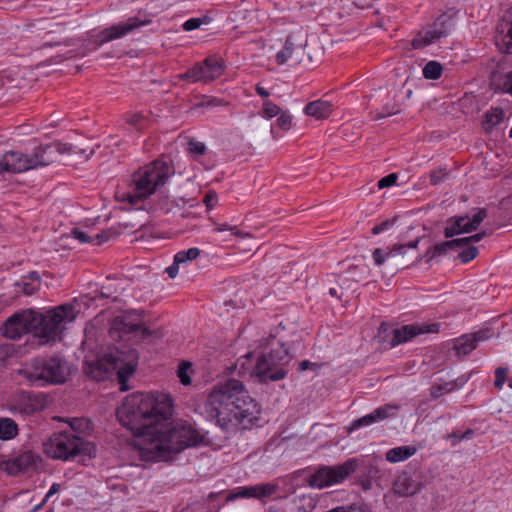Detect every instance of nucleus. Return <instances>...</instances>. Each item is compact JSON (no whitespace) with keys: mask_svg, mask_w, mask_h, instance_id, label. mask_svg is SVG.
Returning a JSON list of instances; mask_svg holds the SVG:
<instances>
[{"mask_svg":"<svg viewBox=\"0 0 512 512\" xmlns=\"http://www.w3.org/2000/svg\"><path fill=\"white\" fill-rule=\"evenodd\" d=\"M454 27V21L451 16L442 14L430 26L424 35L419 33L417 37L412 40L414 49H420L427 45L433 44L441 38H446L450 35Z\"/></svg>","mask_w":512,"mask_h":512,"instance_id":"11","label":"nucleus"},{"mask_svg":"<svg viewBox=\"0 0 512 512\" xmlns=\"http://www.w3.org/2000/svg\"><path fill=\"white\" fill-rule=\"evenodd\" d=\"M69 425L72 429L70 432L80 436L90 430V421L84 418H72Z\"/></svg>","mask_w":512,"mask_h":512,"instance_id":"35","label":"nucleus"},{"mask_svg":"<svg viewBox=\"0 0 512 512\" xmlns=\"http://www.w3.org/2000/svg\"><path fill=\"white\" fill-rule=\"evenodd\" d=\"M480 224V211L476 212L472 218L468 216H461L456 219H451L449 224L445 227L444 235L446 238H452L456 235L470 232L478 227Z\"/></svg>","mask_w":512,"mask_h":512,"instance_id":"19","label":"nucleus"},{"mask_svg":"<svg viewBox=\"0 0 512 512\" xmlns=\"http://www.w3.org/2000/svg\"><path fill=\"white\" fill-rule=\"evenodd\" d=\"M251 486L250 487H243L241 488L237 493L230 494L228 496V500H234L236 498H252L251 497Z\"/></svg>","mask_w":512,"mask_h":512,"instance_id":"53","label":"nucleus"},{"mask_svg":"<svg viewBox=\"0 0 512 512\" xmlns=\"http://www.w3.org/2000/svg\"><path fill=\"white\" fill-rule=\"evenodd\" d=\"M305 40L300 36L291 34L286 38L284 47L275 57L279 65L287 63L289 60L292 64H300L305 56Z\"/></svg>","mask_w":512,"mask_h":512,"instance_id":"14","label":"nucleus"},{"mask_svg":"<svg viewBox=\"0 0 512 512\" xmlns=\"http://www.w3.org/2000/svg\"><path fill=\"white\" fill-rule=\"evenodd\" d=\"M33 310H23L9 317L3 324L1 331L3 336L11 340H17L22 335L32 332Z\"/></svg>","mask_w":512,"mask_h":512,"instance_id":"13","label":"nucleus"},{"mask_svg":"<svg viewBox=\"0 0 512 512\" xmlns=\"http://www.w3.org/2000/svg\"><path fill=\"white\" fill-rule=\"evenodd\" d=\"M393 225V221H384L378 225H375L372 229V233L374 235L380 234L381 232L389 229Z\"/></svg>","mask_w":512,"mask_h":512,"instance_id":"54","label":"nucleus"},{"mask_svg":"<svg viewBox=\"0 0 512 512\" xmlns=\"http://www.w3.org/2000/svg\"><path fill=\"white\" fill-rule=\"evenodd\" d=\"M480 233H477L471 237H462L457 239H452L443 243H439L434 245L430 250L427 251L425 257H427V261H431L434 258H437L443 254H445L448 250H458L468 244L471 240H479Z\"/></svg>","mask_w":512,"mask_h":512,"instance_id":"20","label":"nucleus"},{"mask_svg":"<svg viewBox=\"0 0 512 512\" xmlns=\"http://www.w3.org/2000/svg\"><path fill=\"white\" fill-rule=\"evenodd\" d=\"M77 313L71 303L59 305L43 313L33 310L32 332L39 339V344L60 341L64 323L72 322Z\"/></svg>","mask_w":512,"mask_h":512,"instance_id":"5","label":"nucleus"},{"mask_svg":"<svg viewBox=\"0 0 512 512\" xmlns=\"http://www.w3.org/2000/svg\"><path fill=\"white\" fill-rule=\"evenodd\" d=\"M397 178H398V176L395 173H391V174L381 178L377 184L378 188L383 189V188L390 187V186L394 185L397 181Z\"/></svg>","mask_w":512,"mask_h":512,"instance_id":"49","label":"nucleus"},{"mask_svg":"<svg viewBox=\"0 0 512 512\" xmlns=\"http://www.w3.org/2000/svg\"><path fill=\"white\" fill-rule=\"evenodd\" d=\"M203 23H208L207 17L204 18H190L183 24L185 31H192L198 29Z\"/></svg>","mask_w":512,"mask_h":512,"instance_id":"42","label":"nucleus"},{"mask_svg":"<svg viewBox=\"0 0 512 512\" xmlns=\"http://www.w3.org/2000/svg\"><path fill=\"white\" fill-rule=\"evenodd\" d=\"M276 124L283 130H289L292 126V117L285 112H281L276 120Z\"/></svg>","mask_w":512,"mask_h":512,"instance_id":"46","label":"nucleus"},{"mask_svg":"<svg viewBox=\"0 0 512 512\" xmlns=\"http://www.w3.org/2000/svg\"><path fill=\"white\" fill-rule=\"evenodd\" d=\"M475 435V430L467 429L464 432L454 431L446 435V439L452 440V445L457 444L461 440H470Z\"/></svg>","mask_w":512,"mask_h":512,"instance_id":"38","label":"nucleus"},{"mask_svg":"<svg viewBox=\"0 0 512 512\" xmlns=\"http://www.w3.org/2000/svg\"><path fill=\"white\" fill-rule=\"evenodd\" d=\"M399 409V406L397 405H391L387 404L381 407H378L371 413L364 416L367 425H371L373 423H376L378 421L385 420L389 417H393L395 415V412Z\"/></svg>","mask_w":512,"mask_h":512,"instance_id":"25","label":"nucleus"},{"mask_svg":"<svg viewBox=\"0 0 512 512\" xmlns=\"http://www.w3.org/2000/svg\"><path fill=\"white\" fill-rule=\"evenodd\" d=\"M92 239H94V244L100 245L108 240V235L106 232L97 233L94 236H92Z\"/></svg>","mask_w":512,"mask_h":512,"instance_id":"58","label":"nucleus"},{"mask_svg":"<svg viewBox=\"0 0 512 512\" xmlns=\"http://www.w3.org/2000/svg\"><path fill=\"white\" fill-rule=\"evenodd\" d=\"M206 412L217 420L224 430L231 427H247L257 419L260 406L254 400L242 382L229 379L217 384L209 393Z\"/></svg>","mask_w":512,"mask_h":512,"instance_id":"2","label":"nucleus"},{"mask_svg":"<svg viewBox=\"0 0 512 512\" xmlns=\"http://www.w3.org/2000/svg\"><path fill=\"white\" fill-rule=\"evenodd\" d=\"M478 254V249L475 246H469L467 248H464L460 251L459 257L460 259L466 263L470 260L474 259Z\"/></svg>","mask_w":512,"mask_h":512,"instance_id":"43","label":"nucleus"},{"mask_svg":"<svg viewBox=\"0 0 512 512\" xmlns=\"http://www.w3.org/2000/svg\"><path fill=\"white\" fill-rule=\"evenodd\" d=\"M443 393H444V389H443V387H442V386H433V387L431 388V396H432L433 398H438V397H440L441 395H443Z\"/></svg>","mask_w":512,"mask_h":512,"instance_id":"61","label":"nucleus"},{"mask_svg":"<svg viewBox=\"0 0 512 512\" xmlns=\"http://www.w3.org/2000/svg\"><path fill=\"white\" fill-rule=\"evenodd\" d=\"M255 89L257 94L261 97L267 98L270 95V93L259 84L256 85Z\"/></svg>","mask_w":512,"mask_h":512,"instance_id":"64","label":"nucleus"},{"mask_svg":"<svg viewBox=\"0 0 512 512\" xmlns=\"http://www.w3.org/2000/svg\"><path fill=\"white\" fill-rule=\"evenodd\" d=\"M59 488H60L59 484H57V483L52 484V486L50 487L49 491L47 492V494L45 496L44 502L47 501L52 495L57 493L59 491Z\"/></svg>","mask_w":512,"mask_h":512,"instance_id":"62","label":"nucleus"},{"mask_svg":"<svg viewBox=\"0 0 512 512\" xmlns=\"http://www.w3.org/2000/svg\"><path fill=\"white\" fill-rule=\"evenodd\" d=\"M44 453L53 459L71 460L76 456L84 454L91 456L95 447L83 440L82 436L64 431L54 433L43 443Z\"/></svg>","mask_w":512,"mask_h":512,"instance_id":"8","label":"nucleus"},{"mask_svg":"<svg viewBox=\"0 0 512 512\" xmlns=\"http://www.w3.org/2000/svg\"><path fill=\"white\" fill-rule=\"evenodd\" d=\"M291 359L292 356L285 344L275 337H270L266 340L265 351L258 358L252 374L261 383L279 381L287 375L286 366Z\"/></svg>","mask_w":512,"mask_h":512,"instance_id":"6","label":"nucleus"},{"mask_svg":"<svg viewBox=\"0 0 512 512\" xmlns=\"http://www.w3.org/2000/svg\"><path fill=\"white\" fill-rule=\"evenodd\" d=\"M318 365L316 363H312L308 360H303L299 363V370L300 371H305L307 370L308 368H316Z\"/></svg>","mask_w":512,"mask_h":512,"instance_id":"59","label":"nucleus"},{"mask_svg":"<svg viewBox=\"0 0 512 512\" xmlns=\"http://www.w3.org/2000/svg\"><path fill=\"white\" fill-rule=\"evenodd\" d=\"M71 235L81 243L94 242V239H92V236H89L86 232H84L78 228H74L71 232Z\"/></svg>","mask_w":512,"mask_h":512,"instance_id":"48","label":"nucleus"},{"mask_svg":"<svg viewBox=\"0 0 512 512\" xmlns=\"http://www.w3.org/2000/svg\"><path fill=\"white\" fill-rule=\"evenodd\" d=\"M278 486L273 483H264L251 486V497L256 499H263L273 495Z\"/></svg>","mask_w":512,"mask_h":512,"instance_id":"30","label":"nucleus"},{"mask_svg":"<svg viewBox=\"0 0 512 512\" xmlns=\"http://www.w3.org/2000/svg\"><path fill=\"white\" fill-rule=\"evenodd\" d=\"M421 483L407 472L398 475L393 484L395 494L401 497H408L417 493Z\"/></svg>","mask_w":512,"mask_h":512,"instance_id":"22","label":"nucleus"},{"mask_svg":"<svg viewBox=\"0 0 512 512\" xmlns=\"http://www.w3.org/2000/svg\"><path fill=\"white\" fill-rule=\"evenodd\" d=\"M150 23L149 20H141L138 17H130L125 22L112 25L104 29L98 36L97 42L102 45L109 41L121 38L135 29Z\"/></svg>","mask_w":512,"mask_h":512,"instance_id":"15","label":"nucleus"},{"mask_svg":"<svg viewBox=\"0 0 512 512\" xmlns=\"http://www.w3.org/2000/svg\"><path fill=\"white\" fill-rule=\"evenodd\" d=\"M174 174L173 168L168 162L161 159L138 168L132 175L127 192H118L117 198L136 205L153 195L163 187L169 177Z\"/></svg>","mask_w":512,"mask_h":512,"instance_id":"4","label":"nucleus"},{"mask_svg":"<svg viewBox=\"0 0 512 512\" xmlns=\"http://www.w3.org/2000/svg\"><path fill=\"white\" fill-rule=\"evenodd\" d=\"M16 285L20 286L22 288V292L28 296L33 295L37 290L33 284L27 282L17 283Z\"/></svg>","mask_w":512,"mask_h":512,"instance_id":"55","label":"nucleus"},{"mask_svg":"<svg viewBox=\"0 0 512 512\" xmlns=\"http://www.w3.org/2000/svg\"><path fill=\"white\" fill-rule=\"evenodd\" d=\"M139 354L135 349H112L103 356L86 361L85 373L95 381H104L116 372L121 391L129 389L128 378L134 374Z\"/></svg>","mask_w":512,"mask_h":512,"instance_id":"3","label":"nucleus"},{"mask_svg":"<svg viewBox=\"0 0 512 512\" xmlns=\"http://www.w3.org/2000/svg\"><path fill=\"white\" fill-rule=\"evenodd\" d=\"M476 335H464L454 340L453 350L457 356H465L476 348Z\"/></svg>","mask_w":512,"mask_h":512,"instance_id":"26","label":"nucleus"},{"mask_svg":"<svg viewBox=\"0 0 512 512\" xmlns=\"http://www.w3.org/2000/svg\"><path fill=\"white\" fill-rule=\"evenodd\" d=\"M71 146H72V151L67 152V153L81 155L84 160H88L94 154V148L89 145H85V146L71 145Z\"/></svg>","mask_w":512,"mask_h":512,"instance_id":"39","label":"nucleus"},{"mask_svg":"<svg viewBox=\"0 0 512 512\" xmlns=\"http://www.w3.org/2000/svg\"><path fill=\"white\" fill-rule=\"evenodd\" d=\"M142 119L143 114L141 112L128 113L125 115L126 122L131 126H137Z\"/></svg>","mask_w":512,"mask_h":512,"instance_id":"51","label":"nucleus"},{"mask_svg":"<svg viewBox=\"0 0 512 512\" xmlns=\"http://www.w3.org/2000/svg\"><path fill=\"white\" fill-rule=\"evenodd\" d=\"M439 326L440 325L437 323H415L404 325L401 328H397L393 331V337L391 339L390 346L395 347L421 334L437 333L439 332Z\"/></svg>","mask_w":512,"mask_h":512,"instance_id":"16","label":"nucleus"},{"mask_svg":"<svg viewBox=\"0 0 512 512\" xmlns=\"http://www.w3.org/2000/svg\"><path fill=\"white\" fill-rule=\"evenodd\" d=\"M179 265L180 264H176V259L174 258L173 264L166 268L165 271L170 278H175L177 276L179 272Z\"/></svg>","mask_w":512,"mask_h":512,"instance_id":"57","label":"nucleus"},{"mask_svg":"<svg viewBox=\"0 0 512 512\" xmlns=\"http://www.w3.org/2000/svg\"><path fill=\"white\" fill-rule=\"evenodd\" d=\"M214 231L217 233H221L224 231H230L234 236L239 238H251L252 235L248 232L240 231L237 226L229 225L228 223H216L214 226Z\"/></svg>","mask_w":512,"mask_h":512,"instance_id":"36","label":"nucleus"},{"mask_svg":"<svg viewBox=\"0 0 512 512\" xmlns=\"http://www.w3.org/2000/svg\"><path fill=\"white\" fill-rule=\"evenodd\" d=\"M37 461H40V457L38 455L31 451H26L17 457L10 459L6 463V471L9 474L15 475L34 467Z\"/></svg>","mask_w":512,"mask_h":512,"instance_id":"21","label":"nucleus"},{"mask_svg":"<svg viewBox=\"0 0 512 512\" xmlns=\"http://www.w3.org/2000/svg\"><path fill=\"white\" fill-rule=\"evenodd\" d=\"M447 176H448V172L446 171V169L440 168V169L434 170L430 173V183L432 185H438L441 182H443Z\"/></svg>","mask_w":512,"mask_h":512,"instance_id":"44","label":"nucleus"},{"mask_svg":"<svg viewBox=\"0 0 512 512\" xmlns=\"http://www.w3.org/2000/svg\"><path fill=\"white\" fill-rule=\"evenodd\" d=\"M204 64L208 67L210 80L220 77L223 73V64L221 60L213 57L206 58Z\"/></svg>","mask_w":512,"mask_h":512,"instance_id":"32","label":"nucleus"},{"mask_svg":"<svg viewBox=\"0 0 512 512\" xmlns=\"http://www.w3.org/2000/svg\"><path fill=\"white\" fill-rule=\"evenodd\" d=\"M252 357V353L246 354L243 358L239 359L237 365H240L242 369H246V365L249 362V359Z\"/></svg>","mask_w":512,"mask_h":512,"instance_id":"63","label":"nucleus"},{"mask_svg":"<svg viewBox=\"0 0 512 512\" xmlns=\"http://www.w3.org/2000/svg\"><path fill=\"white\" fill-rule=\"evenodd\" d=\"M416 453V448L412 446H399L386 452V460L391 463L404 461Z\"/></svg>","mask_w":512,"mask_h":512,"instance_id":"27","label":"nucleus"},{"mask_svg":"<svg viewBox=\"0 0 512 512\" xmlns=\"http://www.w3.org/2000/svg\"><path fill=\"white\" fill-rule=\"evenodd\" d=\"M507 370L504 368H497L495 371L494 385L496 388H501L506 381Z\"/></svg>","mask_w":512,"mask_h":512,"instance_id":"50","label":"nucleus"},{"mask_svg":"<svg viewBox=\"0 0 512 512\" xmlns=\"http://www.w3.org/2000/svg\"><path fill=\"white\" fill-rule=\"evenodd\" d=\"M142 313L137 310L122 312L113 318L109 329V334L113 339H121L124 335L140 332V339H146L151 336L162 337V333L156 330H150L143 327Z\"/></svg>","mask_w":512,"mask_h":512,"instance_id":"10","label":"nucleus"},{"mask_svg":"<svg viewBox=\"0 0 512 512\" xmlns=\"http://www.w3.org/2000/svg\"><path fill=\"white\" fill-rule=\"evenodd\" d=\"M21 372L33 384L43 386L64 383L70 374V369L63 358L52 356L33 359Z\"/></svg>","mask_w":512,"mask_h":512,"instance_id":"7","label":"nucleus"},{"mask_svg":"<svg viewBox=\"0 0 512 512\" xmlns=\"http://www.w3.org/2000/svg\"><path fill=\"white\" fill-rule=\"evenodd\" d=\"M71 151L72 146L67 143L53 142L49 144H41L36 147L31 154H28L31 169L46 167L54 163L57 160L58 155L66 154V152Z\"/></svg>","mask_w":512,"mask_h":512,"instance_id":"12","label":"nucleus"},{"mask_svg":"<svg viewBox=\"0 0 512 512\" xmlns=\"http://www.w3.org/2000/svg\"><path fill=\"white\" fill-rule=\"evenodd\" d=\"M495 45L503 54H512V8L505 11L496 26Z\"/></svg>","mask_w":512,"mask_h":512,"instance_id":"17","label":"nucleus"},{"mask_svg":"<svg viewBox=\"0 0 512 512\" xmlns=\"http://www.w3.org/2000/svg\"><path fill=\"white\" fill-rule=\"evenodd\" d=\"M442 66L436 61H429L423 68V76L426 79L436 80L441 77Z\"/></svg>","mask_w":512,"mask_h":512,"instance_id":"34","label":"nucleus"},{"mask_svg":"<svg viewBox=\"0 0 512 512\" xmlns=\"http://www.w3.org/2000/svg\"><path fill=\"white\" fill-rule=\"evenodd\" d=\"M187 150L190 154H193L195 156H201L205 154L207 148L206 145L202 142L190 140L188 142Z\"/></svg>","mask_w":512,"mask_h":512,"instance_id":"41","label":"nucleus"},{"mask_svg":"<svg viewBox=\"0 0 512 512\" xmlns=\"http://www.w3.org/2000/svg\"><path fill=\"white\" fill-rule=\"evenodd\" d=\"M223 104H224L223 100L217 99V98H213V99H210V100H208L206 102H202L201 106L210 107V106H219V105H223Z\"/></svg>","mask_w":512,"mask_h":512,"instance_id":"60","label":"nucleus"},{"mask_svg":"<svg viewBox=\"0 0 512 512\" xmlns=\"http://www.w3.org/2000/svg\"><path fill=\"white\" fill-rule=\"evenodd\" d=\"M358 467V461L350 458L337 466H320L307 479L310 487L323 489L334 484L342 483Z\"/></svg>","mask_w":512,"mask_h":512,"instance_id":"9","label":"nucleus"},{"mask_svg":"<svg viewBox=\"0 0 512 512\" xmlns=\"http://www.w3.org/2000/svg\"><path fill=\"white\" fill-rule=\"evenodd\" d=\"M217 201H218V196L215 192H212V191L208 192L204 197V203L209 210H211L215 207V205L217 204Z\"/></svg>","mask_w":512,"mask_h":512,"instance_id":"52","label":"nucleus"},{"mask_svg":"<svg viewBox=\"0 0 512 512\" xmlns=\"http://www.w3.org/2000/svg\"><path fill=\"white\" fill-rule=\"evenodd\" d=\"M209 71L208 67L204 64V61L202 63L195 64L192 68H190L185 74L181 75V78L189 79L193 82L197 81H203V82H209Z\"/></svg>","mask_w":512,"mask_h":512,"instance_id":"28","label":"nucleus"},{"mask_svg":"<svg viewBox=\"0 0 512 512\" xmlns=\"http://www.w3.org/2000/svg\"><path fill=\"white\" fill-rule=\"evenodd\" d=\"M31 170L29 155L22 152L8 151L0 158V174L21 173Z\"/></svg>","mask_w":512,"mask_h":512,"instance_id":"18","label":"nucleus"},{"mask_svg":"<svg viewBox=\"0 0 512 512\" xmlns=\"http://www.w3.org/2000/svg\"><path fill=\"white\" fill-rule=\"evenodd\" d=\"M419 243V239L409 242L406 245H395L391 250L384 251L381 248H377L373 251L372 257L377 266L383 265L390 259H395L400 255L405 254L406 249H415Z\"/></svg>","mask_w":512,"mask_h":512,"instance_id":"23","label":"nucleus"},{"mask_svg":"<svg viewBox=\"0 0 512 512\" xmlns=\"http://www.w3.org/2000/svg\"><path fill=\"white\" fill-rule=\"evenodd\" d=\"M200 255V250L196 247L189 248L186 251L178 252L174 258L176 259V264H184L188 261L195 260Z\"/></svg>","mask_w":512,"mask_h":512,"instance_id":"37","label":"nucleus"},{"mask_svg":"<svg viewBox=\"0 0 512 512\" xmlns=\"http://www.w3.org/2000/svg\"><path fill=\"white\" fill-rule=\"evenodd\" d=\"M281 109L279 106L271 102L270 100H266L263 103V114L266 118H273L281 113Z\"/></svg>","mask_w":512,"mask_h":512,"instance_id":"40","label":"nucleus"},{"mask_svg":"<svg viewBox=\"0 0 512 512\" xmlns=\"http://www.w3.org/2000/svg\"><path fill=\"white\" fill-rule=\"evenodd\" d=\"M504 119V111L501 108H493L485 114V125L487 130L498 125Z\"/></svg>","mask_w":512,"mask_h":512,"instance_id":"33","label":"nucleus"},{"mask_svg":"<svg viewBox=\"0 0 512 512\" xmlns=\"http://www.w3.org/2000/svg\"><path fill=\"white\" fill-rule=\"evenodd\" d=\"M18 434V425L11 418H0V439L11 440Z\"/></svg>","mask_w":512,"mask_h":512,"instance_id":"29","label":"nucleus"},{"mask_svg":"<svg viewBox=\"0 0 512 512\" xmlns=\"http://www.w3.org/2000/svg\"><path fill=\"white\" fill-rule=\"evenodd\" d=\"M492 85H495L496 89L509 93V88L512 86V71L506 74L493 73Z\"/></svg>","mask_w":512,"mask_h":512,"instance_id":"31","label":"nucleus"},{"mask_svg":"<svg viewBox=\"0 0 512 512\" xmlns=\"http://www.w3.org/2000/svg\"><path fill=\"white\" fill-rule=\"evenodd\" d=\"M189 368H190V364L189 363H183L178 368L177 375H178V377L180 379V382L183 385H189L191 383V378L188 375V369Z\"/></svg>","mask_w":512,"mask_h":512,"instance_id":"45","label":"nucleus"},{"mask_svg":"<svg viewBox=\"0 0 512 512\" xmlns=\"http://www.w3.org/2000/svg\"><path fill=\"white\" fill-rule=\"evenodd\" d=\"M363 426H368L364 416L353 421L351 425L348 427L347 432L350 434L352 431L357 430Z\"/></svg>","mask_w":512,"mask_h":512,"instance_id":"56","label":"nucleus"},{"mask_svg":"<svg viewBox=\"0 0 512 512\" xmlns=\"http://www.w3.org/2000/svg\"><path fill=\"white\" fill-rule=\"evenodd\" d=\"M173 401L168 394L137 393L127 396L117 410L119 422L136 437V446L145 461H167L188 447L208 444L190 423L165 422L172 416Z\"/></svg>","mask_w":512,"mask_h":512,"instance_id":"1","label":"nucleus"},{"mask_svg":"<svg viewBox=\"0 0 512 512\" xmlns=\"http://www.w3.org/2000/svg\"><path fill=\"white\" fill-rule=\"evenodd\" d=\"M15 352V348L12 344L1 343L0 344V363L10 358Z\"/></svg>","mask_w":512,"mask_h":512,"instance_id":"47","label":"nucleus"},{"mask_svg":"<svg viewBox=\"0 0 512 512\" xmlns=\"http://www.w3.org/2000/svg\"><path fill=\"white\" fill-rule=\"evenodd\" d=\"M332 112V105L328 101L315 100L308 103L304 108V113L316 119L327 118Z\"/></svg>","mask_w":512,"mask_h":512,"instance_id":"24","label":"nucleus"}]
</instances>
